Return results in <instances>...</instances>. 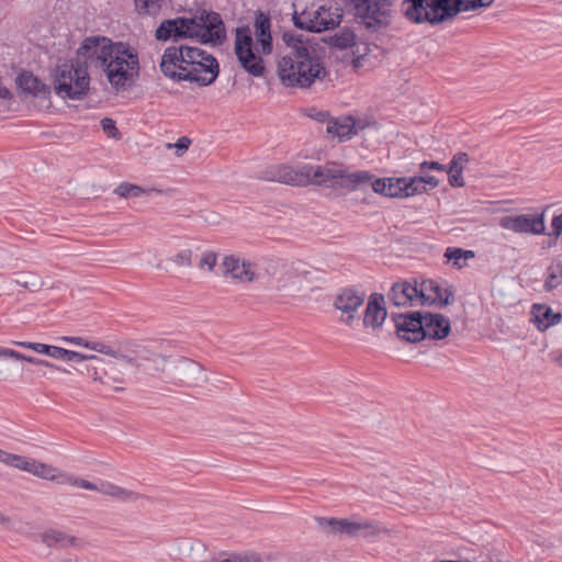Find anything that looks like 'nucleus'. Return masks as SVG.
Segmentation results:
<instances>
[{
  "label": "nucleus",
  "instance_id": "4",
  "mask_svg": "<svg viewBox=\"0 0 562 562\" xmlns=\"http://www.w3.org/2000/svg\"><path fill=\"white\" fill-rule=\"evenodd\" d=\"M271 21L268 14L258 11L254 21V32L249 26H240L235 32L234 50L241 67L254 77L265 74L263 56L272 53Z\"/></svg>",
  "mask_w": 562,
  "mask_h": 562
},
{
  "label": "nucleus",
  "instance_id": "7",
  "mask_svg": "<svg viewBox=\"0 0 562 562\" xmlns=\"http://www.w3.org/2000/svg\"><path fill=\"white\" fill-rule=\"evenodd\" d=\"M89 68L92 67L85 57L79 56L78 48L75 59L59 65L56 69L54 77L56 93L71 100H79L86 95L90 86Z\"/></svg>",
  "mask_w": 562,
  "mask_h": 562
},
{
  "label": "nucleus",
  "instance_id": "42",
  "mask_svg": "<svg viewBox=\"0 0 562 562\" xmlns=\"http://www.w3.org/2000/svg\"><path fill=\"white\" fill-rule=\"evenodd\" d=\"M215 265H216V255L214 252H206L201 258L199 267L204 268L205 266H207L209 270H212Z\"/></svg>",
  "mask_w": 562,
  "mask_h": 562
},
{
  "label": "nucleus",
  "instance_id": "18",
  "mask_svg": "<svg viewBox=\"0 0 562 562\" xmlns=\"http://www.w3.org/2000/svg\"><path fill=\"white\" fill-rule=\"evenodd\" d=\"M472 162L467 153H458L450 160L448 167L437 161H424L420 164L422 172L436 171L447 172L448 176H461L463 171H469V165Z\"/></svg>",
  "mask_w": 562,
  "mask_h": 562
},
{
  "label": "nucleus",
  "instance_id": "1",
  "mask_svg": "<svg viewBox=\"0 0 562 562\" xmlns=\"http://www.w3.org/2000/svg\"><path fill=\"white\" fill-rule=\"evenodd\" d=\"M79 56L85 57L91 67L102 70L116 91L126 90L139 77L138 53L127 43L87 37L79 46Z\"/></svg>",
  "mask_w": 562,
  "mask_h": 562
},
{
  "label": "nucleus",
  "instance_id": "3",
  "mask_svg": "<svg viewBox=\"0 0 562 562\" xmlns=\"http://www.w3.org/2000/svg\"><path fill=\"white\" fill-rule=\"evenodd\" d=\"M160 69L175 81L198 82L209 86L218 76L220 67L216 58L201 48L181 45L165 49Z\"/></svg>",
  "mask_w": 562,
  "mask_h": 562
},
{
  "label": "nucleus",
  "instance_id": "16",
  "mask_svg": "<svg viewBox=\"0 0 562 562\" xmlns=\"http://www.w3.org/2000/svg\"><path fill=\"white\" fill-rule=\"evenodd\" d=\"M422 290L417 282L397 281L391 286L387 299L397 307L420 306Z\"/></svg>",
  "mask_w": 562,
  "mask_h": 562
},
{
  "label": "nucleus",
  "instance_id": "27",
  "mask_svg": "<svg viewBox=\"0 0 562 562\" xmlns=\"http://www.w3.org/2000/svg\"><path fill=\"white\" fill-rule=\"evenodd\" d=\"M41 538L47 547L68 548L77 546L78 542L76 537L57 529L44 531Z\"/></svg>",
  "mask_w": 562,
  "mask_h": 562
},
{
  "label": "nucleus",
  "instance_id": "20",
  "mask_svg": "<svg viewBox=\"0 0 562 562\" xmlns=\"http://www.w3.org/2000/svg\"><path fill=\"white\" fill-rule=\"evenodd\" d=\"M423 331L425 338L440 340L446 338L450 330V321L442 314L423 313Z\"/></svg>",
  "mask_w": 562,
  "mask_h": 562
},
{
  "label": "nucleus",
  "instance_id": "43",
  "mask_svg": "<svg viewBox=\"0 0 562 562\" xmlns=\"http://www.w3.org/2000/svg\"><path fill=\"white\" fill-rule=\"evenodd\" d=\"M552 232L549 235L559 237L562 234V213L553 216L551 222Z\"/></svg>",
  "mask_w": 562,
  "mask_h": 562
},
{
  "label": "nucleus",
  "instance_id": "36",
  "mask_svg": "<svg viewBox=\"0 0 562 562\" xmlns=\"http://www.w3.org/2000/svg\"><path fill=\"white\" fill-rule=\"evenodd\" d=\"M12 344L20 346L22 348L34 350L38 353L46 355L54 359L56 357L57 346L45 345V344H41V342H30V341H12Z\"/></svg>",
  "mask_w": 562,
  "mask_h": 562
},
{
  "label": "nucleus",
  "instance_id": "11",
  "mask_svg": "<svg viewBox=\"0 0 562 562\" xmlns=\"http://www.w3.org/2000/svg\"><path fill=\"white\" fill-rule=\"evenodd\" d=\"M355 14L367 27H380L389 23L390 8L385 0H351Z\"/></svg>",
  "mask_w": 562,
  "mask_h": 562
},
{
  "label": "nucleus",
  "instance_id": "37",
  "mask_svg": "<svg viewBox=\"0 0 562 562\" xmlns=\"http://www.w3.org/2000/svg\"><path fill=\"white\" fill-rule=\"evenodd\" d=\"M61 485H71L77 486L80 488H85L88 491H97L99 492L98 485L99 483H92L90 481H87L81 477H77L70 474L65 473L64 476H61Z\"/></svg>",
  "mask_w": 562,
  "mask_h": 562
},
{
  "label": "nucleus",
  "instance_id": "46",
  "mask_svg": "<svg viewBox=\"0 0 562 562\" xmlns=\"http://www.w3.org/2000/svg\"><path fill=\"white\" fill-rule=\"evenodd\" d=\"M24 361L30 362L32 364H36V366H44V367L58 369L55 364L48 362L47 360L38 359L35 357H31V356H26V359H24Z\"/></svg>",
  "mask_w": 562,
  "mask_h": 562
},
{
  "label": "nucleus",
  "instance_id": "45",
  "mask_svg": "<svg viewBox=\"0 0 562 562\" xmlns=\"http://www.w3.org/2000/svg\"><path fill=\"white\" fill-rule=\"evenodd\" d=\"M190 143H191V140L189 138L181 137L178 139V142L176 144H173V145L168 144V147L169 148L175 147L178 149L179 154H181L189 148Z\"/></svg>",
  "mask_w": 562,
  "mask_h": 562
},
{
  "label": "nucleus",
  "instance_id": "17",
  "mask_svg": "<svg viewBox=\"0 0 562 562\" xmlns=\"http://www.w3.org/2000/svg\"><path fill=\"white\" fill-rule=\"evenodd\" d=\"M422 295L420 306L437 305L439 307L451 304L454 300V291L452 286L441 288V285L434 280H424L420 284Z\"/></svg>",
  "mask_w": 562,
  "mask_h": 562
},
{
  "label": "nucleus",
  "instance_id": "49",
  "mask_svg": "<svg viewBox=\"0 0 562 562\" xmlns=\"http://www.w3.org/2000/svg\"><path fill=\"white\" fill-rule=\"evenodd\" d=\"M327 117V113L326 112H318L316 115H315V119L319 122H324Z\"/></svg>",
  "mask_w": 562,
  "mask_h": 562
},
{
  "label": "nucleus",
  "instance_id": "8",
  "mask_svg": "<svg viewBox=\"0 0 562 562\" xmlns=\"http://www.w3.org/2000/svg\"><path fill=\"white\" fill-rule=\"evenodd\" d=\"M402 12L412 22L437 24L460 12V0H404Z\"/></svg>",
  "mask_w": 562,
  "mask_h": 562
},
{
  "label": "nucleus",
  "instance_id": "33",
  "mask_svg": "<svg viewBox=\"0 0 562 562\" xmlns=\"http://www.w3.org/2000/svg\"><path fill=\"white\" fill-rule=\"evenodd\" d=\"M55 359L64 360V361H72L77 363H81L87 360L101 361L99 357L94 355H85L81 352L68 350L61 347H57Z\"/></svg>",
  "mask_w": 562,
  "mask_h": 562
},
{
  "label": "nucleus",
  "instance_id": "13",
  "mask_svg": "<svg viewBox=\"0 0 562 562\" xmlns=\"http://www.w3.org/2000/svg\"><path fill=\"white\" fill-rule=\"evenodd\" d=\"M317 526L328 535L342 536L346 535L350 538L357 537L360 532L373 528V525L368 520L356 521L348 518L335 517H316Z\"/></svg>",
  "mask_w": 562,
  "mask_h": 562
},
{
  "label": "nucleus",
  "instance_id": "55",
  "mask_svg": "<svg viewBox=\"0 0 562 562\" xmlns=\"http://www.w3.org/2000/svg\"><path fill=\"white\" fill-rule=\"evenodd\" d=\"M558 362L562 366V355L558 358Z\"/></svg>",
  "mask_w": 562,
  "mask_h": 562
},
{
  "label": "nucleus",
  "instance_id": "26",
  "mask_svg": "<svg viewBox=\"0 0 562 562\" xmlns=\"http://www.w3.org/2000/svg\"><path fill=\"white\" fill-rule=\"evenodd\" d=\"M36 461L37 460H35V459L20 456V454L10 453V452H7V451L0 449V462L7 464L9 467H12L14 469L25 471L27 473L33 474L34 471H36V468H35Z\"/></svg>",
  "mask_w": 562,
  "mask_h": 562
},
{
  "label": "nucleus",
  "instance_id": "48",
  "mask_svg": "<svg viewBox=\"0 0 562 562\" xmlns=\"http://www.w3.org/2000/svg\"><path fill=\"white\" fill-rule=\"evenodd\" d=\"M87 372L88 375L91 376L93 380H100L103 384H108L106 381L99 376L97 368L87 367Z\"/></svg>",
  "mask_w": 562,
  "mask_h": 562
},
{
  "label": "nucleus",
  "instance_id": "44",
  "mask_svg": "<svg viewBox=\"0 0 562 562\" xmlns=\"http://www.w3.org/2000/svg\"><path fill=\"white\" fill-rule=\"evenodd\" d=\"M2 358H12V359H15V360L24 361V359H26V356L21 353V352H19V351H16V350L3 347Z\"/></svg>",
  "mask_w": 562,
  "mask_h": 562
},
{
  "label": "nucleus",
  "instance_id": "2",
  "mask_svg": "<svg viewBox=\"0 0 562 562\" xmlns=\"http://www.w3.org/2000/svg\"><path fill=\"white\" fill-rule=\"evenodd\" d=\"M270 181L292 187H321L334 189L349 187L357 188L358 184L372 178H266ZM371 182L374 192L389 198H408L420 194L428 189L438 187V178H373Z\"/></svg>",
  "mask_w": 562,
  "mask_h": 562
},
{
  "label": "nucleus",
  "instance_id": "25",
  "mask_svg": "<svg viewBox=\"0 0 562 562\" xmlns=\"http://www.w3.org/2000/svg\"><path fill=\"white\" fill-rule=\"evenodd\" d=\"M326 131L339 140H346L355 133V122L350 116L338 117L327 122Z\"/></svg>",
  "mask_w": 562,
  "mask_h": 562
},
{
  "label": "nucleus",
  "instance_id": "21",
  "mask_svg": "<svg viewBox=\"0 0 562 562\" xmlns=\"http://www.w3.org/2000/svg\"><path fill=\"white\" fill-rule=\"evenodd\" d=\"M224 276H231L239 281H252L255 279L254 265L249 261H240L239 258L227 256L222 262Z\"/></svg>",
  "mask_w": 562,
  "mask_h": 562
},
{
  "label": "nucleus",
  "instance_id": "5",
  "mask_svg": "<svg viewBox=\"0 0 562 562\" xmlns=\"http://www.w3.org/2000/svg\"><path fill=\"white\" fill-rule=\"evenodd\" d=\"M155 36L158 41L196 38L203 44L220 45L226 38V31L221 15L212 11L195 18L165 20L156 29Z\"/></svg>",
  "mask_w": 562,
  "mask_h": 562
},
{
  "label": "nucleus",
  "instance_id": "10",
  "mask_svg": "<svg viewBox=\"0 0 562 562\" xmlns=\"http://www.w3.org/2000/svg\"><path fill=\"white\" fill-rule=\"evenodd\" d=\"M164 371L167 372L171 382L181 386H194L206 380L202 366L183 357L169 363Z\"/></svg>",
  "mask_w": 562,
  "mask_h": 562
},
{
  "label": "nucleus",
  "instance_id": "23",
  "mask_svg": "<svg viewBox=\"0 0 562 562\" xmlns=\"http://www.w3.org/2000/svg\"><path fill=\"white\" fill-rule=\"evenodd\" d=\"M281 176H370L368 172L348 173L346 170L339 168L336 164L328 165L326 170L321 167L311 170H294L289 166H283L280 171Z\"/></svg>",
  "mask_w": 562,
  "mask_h": 562
},
{
  "label": "nucleus",
  "instance_id": "14",
  "mask_svg": "<svg viewBox=\"0 0 562 562\" xmlns=\"http://www.w3.org/2000/svg\"><path fill=\"white\" fill-rule=\"evenodd\" d=\"M499 226L519 234L542 235L546 233L544 214L506 215L499 220Z\"/></svg>",
  "mask_w": 562,
  "mask_h": 562
},
{
  "label": "nucleus",
  "instance_id": "54",
  "mask_svg": "<svg viewBox=\"0 0 562 562\" xmlns=\"http://www.w3.org/2000/svg\"><path fill=\"white\" fill-rule=\"evenodd\" d=\"M123 358L128 362V363H133V359L132 358H128L126 356H123Z\"/></svg>",
  "mask_w": 562,
  "mask_h": 562
},
{
  "label": "nucleus",
  "instance_id": "32",
  "mask_svg": "<svg viewBox=\"0 0 562 562\" xmlns=\"http://www.w3.org/2000/svg\"><path fill=\"white\" fill-rule=\"evenodd\" d=\"M164 0H134L135 10L139 15L156 16L162 7Z\"/></svg>",
  "mask_w": 562,
  "mask_h": 562
},
{
  "label": "nucleus",
  "instance_id": "56",
  "mask_svg": "<svg viewBox=\"0 0 562 562\" xmlns=\"http://www.w3.org/2000/svg\"><path fill=\"white\" fill-rule=\"evenodd\" d=\"M2 350H3V347H0V358H2Z\"/></svg>",
  "mask_w": 562,
  "mask_h": 562
},
{
  "label": "nucleus",
  "instance_id": "19",
  "mask_svg": "<svg viewBox=\"0 0 562 562\" xmlns=\"http://www.w3.org/2000/svg\"><path fill=\"white\" fill-rule=\"evenodd\" d=\"M386 316L387 311L385 308L384 295L380 293H372L369 296L368 304L364 311L362 319L363 326L378 328L383 324Z\"/></svg>",
  "mask_w": 562,
  "mask_h": 562
},
{
  "label": "nucleus",
  "instance_id": "39",
  "mask_svg": "<svg viewBox=\"0 0 562 562\" xmlns=\"http://www.w3.org/2000/svg\"><path fill=\"white\" fill-rule=\"evenodd\" d=\"M173 261L178 266L190 267L192 265V250L191 249H183V250L179 251L175 256Z\"/></svg>",
  "mask_w": 562,
  "mask_h": 562
},
{
  "label": "nucleus",
  "instance_id": "51",
  "mask_svg": "<svg viewBox=\"0 0 562 562\" xmlns=\"http://www.w3.org/2000/svg\"><path fill=\"white\" fill-rule=\"evenodd\" d=\"M353 42V36H350L348 35L345 40H344V46H349L351 45Z\"/></svg>",
  "mask_w": 562,
  "mask_h": 562
},
{
  "label": "nucleus",
  "instance_id": "50",
  "mask_svg": "<svg viewBox=\"0 0 562 562\" xmlns=\"http://www.w3.org/2000/svg\"><path fill=\"white\" fill-rule=\"evenodd\" d=\"M10 522V518L7 517L5 515H3L1 512H0V524L1 525H9Z\"/></svg>",
  "mask_w": 562,
  "mask_h": 562
},
{
  "label": "nucleus",
  "instance_id": "52",
  "mask_svg": "<svg viewBox=\"0 0 562 562\" xmlns=\"http://www.w3.org/2000/svg\"><path fill=\"white\" fill-rule=\"evenodd\" d=\"M554 271L562 277V263H558Z\"/></svg>",
  "mask_w": 562,
  "mask_h": 562
},
{
  "label": "nucleus",
  "instance_id": "28",
  "mask_svg": "<svg viewBox=\"0 0 562 562\" xmlns=\"http://www.w3.org/2000/svg\"><path fill=\"white\" fill-rule=\"evenodd\" d=\"M98 488L100 493L109 495L122 502H133L138 498V494L126 488H123L121 486H117L111 482L101 481L98 485Z\"/></svg>",
  "mask_w": 562,
  "mask_h": 562
},
{
  "label": "nucleus",
  "instance_id": "6",
  "mask_svg": "<svg viewBox=\"0 0 562 562\" xmlns=\"http://www.w3.org/2000/svg\"><path fill=\"white\" fill-rule=\"evenodd\" d=\"M289 45L291 50L278 61V76L283 86L308 88L326 76L323 61L307 44L296 38Z\"/></svg>",
  "mask_w": 562,
  "mask_h": 562
},
{
  "label": "nucleus",
  "instance_id": "40",
  "mask_svg": "<svg viewBox=\"0 0 562 562\" xmlns=\"http://www.w3.org/2000/svg\"><path fill=\"white\" fill-rule=\"evenodd\" d=\"M101 127L108 136L113 137V138L119 137V132H117L115 122L112 119H109V117L102 119Z\"/></svg>",
  "mask_w": 562,
  "mask_h": 562
},
{
  "label": "nucleus",
  "instance_id": "53",
  "mask_svg": "<svg viewBox=\"0 0 562 562\" xmlns=\"http://www.w3.org/2000/svg\"><path fill=\"white\" fill-rule=\"evenodd\" d=\"M438 562H469V561L441 560Z\"/></svg>",
  "mask_w": 562,
  "mask_h": 562
},
{
  "label": "nucleus",
  "instance_id": "9",
  "mask_svg": "<svg viewBox=\"0 0 562 562\" xmlns=\"http://www.w3.org/2000/svg\"><path fill=\"white\" fill-rule=\"evenodd\" d=\"M341 14L337 8L326 5H311L300 13H294L293 22L301 30L314 33L333 30L339 25Z\"/></svg>",
  "mask_w": 562,
  "mask_h": 562
},
{
  "label": "nucleus",
  "instance_id": "31",
  "mask_svg": "<svg viewBox=\"0 0 562 562\" xmlns=\"http://www.w3.org/2000/svg\"><path fill=\"white\" fill-rule=\"evenodd\" d=\"M63 340L74 344L76 346H82L85 348L91 349L93 351L115 357L116 352L108 345L99 341H89L82 337H63Z\"/></svg>",
  "mask_w": 562,
  "mask_h": 562
},
{
  "label": "nucleus",
  "instance_id": "12",
  "mask_svg": "<svg viewBox=\"0 0 562 562\" xmlns=\"http://www.w3.org/2000/svg\"><path fill=\"white\" fill-rule=\"evenodd\" d=\"M390 317L398 338L408 342H419L425 339L422 312L391 313Z\"/></svg>",
  "mask_w": 562,
  "mask_h": 562
},
{
  "label": "nucleus",
  "instance_id": "15",
  "mask_svg": "<svg viewBox=\"0 0 562 562\" xmlns=\"http://www.w3.org/2000/svg\"><path fill=\"white\" fill-rule=\"evenodd\" d=\"M366 294L352 288H346L337 294L334 306L341 312L340 321L348 326L360 319L356 315L358 308L363 304Z\"/></svg>",
  "mask_w": 562,
  "mask_h": 562
},
{
  "label": "nucleus",
  "instance_id": "41",
  "mask_svg": "<svg viewBox=\"0 0 562 562\" xmlns=\"http://www.w3.org/2000/svg\"><path fill=\"white\" fill-rule=\"evenodd\" d=\"M560 283L561 282L559 280L558 273L554 271L553 268H550L549 272H548V277L544 281L546 291H552V290L557 289Z\"/></svg>",
  "mask_w": 562,
  "mask_h": 562
},
{
  "label": "nucleus",
  "instance_id": "47",
  "mask_svg": "<svg viewBox=\"0 0 562 562\" xmlns=\"http://www.w3.org/2000/svg\"><path fill=\"white\" fill-rule=\"evenodd\" d=\"M449 183L453 188H461L465 186L464 178H448Z\"/></svg>",
  "mask_w": 562,
  "mask_h": 562
},
{
  "label": "nucleus",
  "instance_id": "29",
  "mask_svg": "<svg viewBox=\"0 0 562 562\" xmlns=\"http://www.w3.org/2000/svg\"><path fill=\"white\" fill-rule=\"evenodd\" d=\"M154 192H160V190H157L156 188H143L130 182H123L114 189V193L122 198H138Z\"/></svg>",
  "mask_w": 562,
  "mask_h": 562
},
{
  "label": "nucleus",
  "instance_id": "22",
  "mask_svg": "<svg viewBox=\"0 0 562 562\" xmlns=\"http://www.w3.org/2000/svg\"><path fill=\"white\" fill-rule=\"evenodd\" d=\"M531 318L537 329L544 331L562 322V314L554 312L549 305L535 303L531 306Z\"/></svg>",
  "mask_w": 562,
  "mask_h": 562
},
{
  "label": "nucleus",
  "instance_id": "24",
  "mask_svg": "<svg viewBox=\"0 0 562 562\" xmlns=\"http://www.w3.org/2000/svg\"><path fill=\"white\" fill-rule=\"evenodd\" d=\"M19 89L34 97H45L48 88L32 72L24 71L16 78Z\"/></svg>",
  "mask_w": 562,
  "mask_h": 562
},
{
  "label": "nucleus",
  "instance_id": "35",
  "mask_svg": "<svg viewBox=\"0 0 562 562\" xmlns=\"http://www.w3.org/2000/svg\"><path fill=\"white\" fill-rule=\"evenodd\" d=\"M211 562H261L260 555L257 553H220Z\"/></svg>",
  "mask_w": 562,
  "mask_h": 562
},
{
  "label": "nucleus",
  "instance_id": "30",
  "mask_svg": "<svg viewBox=\"0 0 562 562\" xmlns=\"http://www.w3.org/2000/svg\"><path fill=\"white\" fill-rule=\"evenodd\" d=\"M443 256L448 261H452L454 267L461 269L467 266V260L475 257V252L459 247H447Z\"/></svg>",
  "mask_w": 562,
  "mask_h": 562
},
{
  "label": "nucleus",
  "instance_id": "38",
  "mask_svg": "<svg viewBox=\"0 0 562 562\" xmlns=\"http://www.w3.org/2000/svg\"><path fill=\"white\" fill-rule=\"evenodd\" d=\"M494 0H460V12L470 11L481 7H488Z\"/></svg>",
  "mask_w": 562,
  "mask_h": 562
},
{
  "label": "nucleus",
  "instance_id": "34",
  "mask_svg": "<svg viewBox=\"0 0 562 562\" xmlns=\"http://www.w3.org/2000/svg\"><path fill=\"white\" fill-rule=\"evenodd\" d=\"M35 468L36 471H34L33 475L61 484V476H64L65 473H61L56 468L40 461H36Z\"/></svg>",
  "mask_w": 562,
  "mask_h": 562
}]
</instances>
